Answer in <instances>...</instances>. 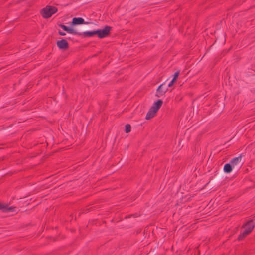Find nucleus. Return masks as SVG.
Masks as SVG:
<instances>
[{
	"instance_id": "1a4fd4ad",
	"label": "nucleus",
	"mask_w": 255,
	"mask_h": 255,
	"mask_svg": "<svg viewBox=\"0 0 255 255\" xmlns=\"http://www.w3.org/2000/svg\"><path fill=\"white\" fill-rule=\"evenodd\" d=\"M233 167L231 163H227L224 166V171L226 173H229L232 171Z\"/></svg>"
},
{
	"instance_id": "39448f33",
	"label": "nucleus",
	"mask_w": 255,
	"mask_h": 255,
	"mask_svg": "<svg viewBox=\"0 0 255 255\" xmlns=\"http://www.w3.org/2000/svg\"><path fill=\"white\" fill-rule=\"evenodd\" d=\"M56 44L59 49L62 50H66L69 48V44L64 39L57 41Z\"/></svg>"
},
{
	"instance_id": "423d86ee",
	"label": "nucleus",
	"mask_w": 255,
	"mask_h": 255,
	"mask_svg": "<svg viewBox=\"0 0 255 255\" xmlns=\"http://www.w3.org/2000/svg\"><path fill=\"white\" fill-rule=\"evenodd\" d=\"M164 85L165 83H162L158 87L155 95L157 97H160L163 96L167 91L168 89L166 87H165Z\"/></svg>"
},
{
	"instance_id": "f257e3e1",
	"label": "nucleus",
	"mask_w": 255,
	"mask_h": 255,
	"mask_svg": "<svg viewBox=\"0 0 255 255\" xmlns=\"http://www.w3.org/2000/svg\"><path fill=\"white\" fill-rule=\"evenodd\" d=\"M163 101L161 100H158L156 102L153 103L146 115V119L149 120L152 118L161 107Z\"/></svg>"
},
{
	"instance_id": "20e7f679",
	"label": "nucleus",
	"mask_w": 255,
	"mask_h": 255,
	"mask_svg": "<svg viewBox=\"0 0 255 255\" xmlns=\"http://www.w3.org/2000/svg\"><path fill=\"white\" fill-rule=\"evenodd\" d=\"M111 29V27L109 26H106L103 29H99L96 30L97 34L100 38H103L107 37Z\"/></svg>"
},
{
	"instance_id": "ddd939ff",
	"label": "nucleus",
	"mask_w": 255,
	"mask_h": 255,
	"mask_svg": "<svg viewBox=\"0 0 255 255\" xmlns=\"http://www.w3.org/2000/svg\"><path fill=\"white\" fill-rule=\"evenodd\" d=\"M66 31L70 34H77V32L73 29H72L71 28H69V27H68V28Z\"/></svg>"
},
{
	"instance_id": "9d476101",
	"label": "nucleus",
	"mask_w": 255,
	"mask_h": 255,
	"mask_svg": "<svg viewBox=\"0 0 255 255\" xmlns=\"http://www.w3.org/2000/svg\"><path fill=\"white\" fill-rule=\"evenodd\" d=\"M0 209L2 210L3 211L6 212V211H10V212H13L15 211V208L11 207L9 208H7L5 206L2 205L0 204Z\"/></svg>"
},
{
	"instance_id": "0eeeda50",
	"label": "nucleus",
	"mask_w": 255,
	"mask_h": 255,
	"mask_svg": "<svg viewBox=\"0 0 255 255\" xmlns=\"http://www.w3.org/2000/svg\"><path fill=\"white\" fill-rule=\"evenodd\" d=\"M241 160H242V156L241 155H240L238 157L233 158L231 161L230 163L233 166V167H234L235 166L237 165H241Z\"/></svg>"
},
{
	"instance_id": "f8f14e48",
	"label": "nucleus",
	"mask_w": 255,
	"mask_h": 255,
	"mask_svg": "<svg viewBox=\"0 0 255 255\" xmlns=\"http://www.w3.org/2000/svg\"><path fill=\"white\" fill-rule=\"evenodd\" d=\"M131 126L128 124L125 126V132L126 133H129L131 131Z\"/></svg>"
},
{
	"instance_id": "6e6552de",
	"label": "nucleus",
	"mask_w": 255,
	"mask_h": 255,
	"mask_svg": "<svg viewBox=\"0 0 255 255\" xmlns=\"http://www.w3.org/2000/svg\"><path fill=\"white\" fill-rule=\"evenodd\" d=\"M84 23V20L81 17H74L72 19L73 25H79Z\"/></svg>"
},
{
	"instance_id": "2eb2a0df",
	"label": "nucleus",
	"mask_w": 255,
	"mask_h": 255,
	"mask_svg": "<svg viewBox=\"0 0 255 255\" xmlns=\"http://www.w3.org/2000/svg\"><path fill=\"white\" fill-rule=\"evenodd\" d=\"M176 81V80H173V79H172V80L169 82V83L168 84V86L169 87H171V86L173 85L174 83Z\"/></svg>"
},
{
	"instance_id": "9b49d317",
	"label": "nucleus",
	"mask_w": 255,
	"mask_h": 255,
	"mask_svg": "<svg viewBox=\"0 0 255 255\" xmlns=\"http://www.w3.org/2000/svg\"><path fill=\"white\" fill-rule=\"evenodd\" d=\"M97 34L96 30V31H85L83 32V35L85 37H92L94 35Z\"/></svg>"
},
{
	"instance_id": "7ed1b4c3",
	"label": "nucleus",
	"mask_w": 255,
	"mask_h": 255,
	"mask_svg": "<svg viewBox=\"0 0 255 255\" xmlns=\"http://www.w3.org/2000/svg\"><path fill=\"white\" fill-rule=\"evenodd\" d=\"M57 11L56 7L52 6H46L43 8L41 11L42 16L45 18H48Z\"/></svg>"
},
{
	"instance_id": "f03ea898",
	"label": "nucleus",
	"mask_w": 255,
	"mask_h": 255,
	"mask_svg": "<svg viewBox=\"0 0 255 255\" xmlns=\"http://www.w3.org/2000/svg\"><path fill=\"white\" fill-rule=\"evenodd\" d=\"M255 227V223L253 220H250L247 222L244 225L245 230L241 233L239 237V239L244 238L247 235L249 234L253 230Z\"/></svg>"
},
{
	"instance_id": "4468645a",
	"label": "nucleus",
	"mask_w": 255,
	"mask_h": 255,
	"mask_svg": "<svg viewBox=\"0 0 255 255\" xmlns=\"http://www.w3.org/2000/svg\"><path fill=\"white\" fill-rule=\"evenodd\" d=\"M179 71H176L174 74V76H173V80H176L177 78H178V76H179Z\"/></svg>"
},
{
	"instance_id": "dca6fc26",
	"label": "nucleus",
	"mask_w": 255,
	"mask_h": 255,
	"mask_svg": "<svg viewBox=\"0 0 255 255\" xmlns=\"http://www.w3.org/2000/svg\"><path fill=\"white\" fill-rule=\"evenodd\" d=\"M60 27L64 30V31H66L67 28H68V27L64 25H60Z\"/></svg>"
},
{
	"instance_id": "f3484780",
	"label": "nucleus",
	"mask_w": 255,
	"mask_h": 255,
	"mask_svg": "<svg viewBox=\"0 0 255 255\" xmlns=\"http://www.w3.org/2000/svg\"><path fill=\"white\" fill-rule=\"evenodd\" d=\"M58 34L61 36H65L66 35L65 32H62L61 31H58Z\"/></svg>"
}]
</instances>
